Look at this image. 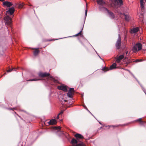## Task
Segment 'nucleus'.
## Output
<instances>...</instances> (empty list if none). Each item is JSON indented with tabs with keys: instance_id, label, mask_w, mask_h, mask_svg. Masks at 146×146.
Returning <instances> with one entry per match:
<instances>
[{
	"instance_id": "f257e3e1",
	"label": "nucleus",
	"mask_w": 146,
	"mask_h": 146,
	"mask_svg": "<svg viewBox=\"0 0 146 146\" xmlns=\"http://www.w3.org/2000/svg\"><path fill=\"white\" fill-rule=\"evenodd\" d=\"M50 74L46 73L40 72L39 74V76L41 77H46L48 76H49V78H50V80L55 82H58V81L57 80H56L54 78H53L52 77L50 76Z\"/></svg>"
},
{
	"instance_id": "f03ea898",
	"label": "nucleus",
	"mask_w": 146,
	"mask_h": 146,
	"mask_svg": "<svg viewBox=\"0 0 146 146\" xmlns=\"http://www.w3.org/2000/svg\"><path fill=\"white\" fill-rule=\"evenodd\" d=\"M112 3L111 4V5L113 7H115L116 4H120V5H121L123 4V2L122 0H112Z\"/></svg>"
},
{
	"instance_id": "7ed1b4c3",
	"label": "nucleus",
	"mask_w": 146,
	"mask_h": 146,
	"mask_svg": "<svg viewBox=\"0 0 146 146\" xmlns=\"http://www.w3.org/2000/svg\"><path fill=\"white\" fill-rule=\"evenodd\" d=\"M141 49V44L140 43H137L134 46L133 48V51L134 52H135Z\"/></svg>"
},
{
	"instance_id": "20e7f679",
	"label": "nucleus",
	"mask_w": 146,
	"mask_h": 146,
	"mask_svg": "<svg viewBox=\"0 0 146 146\" xmlns=\"http://www.w3.org/2000/svg\"><path fill=\"white\" fill-rule=\"evenodd\" d=\"M5 23L7 25H10L11 23V19L8 16H7L4 18Z\"/></svg>"
},
{
	"instance_id": "39448f33",
	"label": "nucleus",
	"mask_w": 146,
	"mask_h": 146,
	"mask_svg": "<svg viewBox=\"0 0 146 146\" xmlns=\"http://www.w3.org/2000/svg\"><path fill=\"white\" fill-rule=\"evenodd\" d=\"M121 45V38L120 35L119 34L118 35V38L116 44V46L117 49H119L120 48Z\"/></svg>"
},
{
	"instance_id": "423d86ee",
	"label": "nucleus",
	"mask_w": 146,
	"mask_h": 146,
	"mask_svg": "<svg viewBox=\"0 0 146 146\" xmlns=\"http://www.w3.org/2000/svg\"><path fill=\"white\" fill-rule=\"evenodd\" d=\"M74 92V89L73 88H70L67 94L68 96L72 98Z\"/></svg>"
},
{
	"instance_id": "0eeeda50",
	"label": "nucleus",
	"mask_w": 146,
	"mask_h": 146,
	"mask_svg": "<svg viewBox=\"0 0 146 146\" xmlns=\"http://www.w3.org/2000/svg\"><path fill=\"white\" fill-rule=\"evenodd\" d=\"M15 11V9L13 7H12L9 9L6 12V14L7 15L10 14V15H12L14 13Z\"/></svg>"
},
{
	"instance_id": "6e6552de",
	"label": "nucleus",
	"mask_w": 146,
	"mask_h": 146,
	"mask_svg": "<svg viewBox=\"0 0 146 146\" xmlns=\"http://www.w3.org/2000/svg\"><path fill=\"white\" fill-rule=\"evenodd\" d=\"M124 58V55H121L119 56L118 57H116L115 58L116 59V62H117L119 63L121 60H122Z\"/></svg>"
},
{
	"instance_id": "1a4fd4ad",
	"label": "nucleus",
	"mask_w": 146,
	"mask_h": 146,
	"mask_svg": "<svg viewBox=\"0 0 146 146\" xmlns=\"http://www.w3.org/2000/svg\"><path fill=\"white\" fill-rule=\"evenodd\" d=\"M58 88L59 90H63L65 92L67 91L66 86L64 85H61L60 86H58Z\"/></svg>"
},
{
	"instance_id": "9d476101",
	"label": "nucleus",
	"mask_w": 146,
	"mask_h": 146,
	"mask_svg": "<svg viewBox=\"0 0 146 146\" xmlns=\"http://www.w3.org/2000/svg\"><path fill=\"white\" fill-rule=\"evenodd\" d=\"M3 5H6L7 7H9L13 5L12 3L8 1H5L3 3Z\"/></svg>"
},
{
	"instance_id": "9b49d317",
	"label": "nucleus",
	"mask_w": 146,
	"mask_h": 146,
	"mask_svg": "<svg viewBox=\"0 0 146 146\" xmlns=\"http://www.w3.org/2000/svg\"><path fill=\"white\" fill-rule=\"evenodd\" d=\"M103 8L107 11L109 14V16L110 17L112 18H114V15L112 13L110 12L105 7H104Z\"/></svg>"
},
{
	"instance_id": "f8f14e48",
	"label": "nucleus",
	"mask_w": 146,
	"mask_h": 146,
	"mask_svg": "<svg viewBox=\"0 0 146 146\" xmlns=\"http://www.w3.org/2000/svg\"><path fill=\"white\" fill-rule=\"evenodd\" d=\"M97 2L98 4L100 5L103 6L106 4L105 2L103 0H97Z\"/></svg>"
},
{
	"instance_id": "ddd939ff",
	"label": "nucleus",
	"mask_w": 146,
	"mask_h": 146,
	"mask_svg": "<svg viewBox=\"0 0 146 146\" xmlns=\"http://www.w3.org/2000/svg\"><path fill=\"white\" fill-rule=\"evenodd\" d=\"M56 123V121L55 119H52L50 120L48 122V124L49 125H53L55 124Z\"/></svg>"
},
{
	"instance_id": "4468645a",
	"label": "nucleus",
	"mask_w": 146,
	"mask_h": 146,
	"mask_svg": "<svg viewBox=\"0 0 146 146\" xmlns=\"http://www.w3.org/2000/svg\"><path fill=\"white\" fill-rule=\"evenodd\" d=\"M122 15V17H124L126 21H128L129 19V16L127 15H125L124 14H121Z\"/></svg>"
},
{
	"instance_id": "2eb2a0df",
	"label": "nucleus",
	"mask_w": 146,
	"mask_h": 146,
	"mask_svg": "<svg viewBox=\"0 0 146 146\" xmlns=\"http://www.w3.org/2000/svg\"><path fill=\"white\" fill-rule=\"evenodd\" d=\"M139 31V28L138 27L133 29L131 30V33H135L138 31Z\"/></svg>"
},
{
	"instance_id": "dca6fc26",
	"label": "nucleus",
	"mask_w": 146,
	"mask_h": 146,
	"mask_svg": "<svg viewBox=\"0 0 146 146\" xmlns=\"http://www.w3.org/2000/svg\"><path fill=\"white\" fill-rule=\"evenodd\" d=\"M116 64L115 63H114L113 64L110 66V69L111 70L115 68H116Z\"/></svg>"
},
{
	"instance_id": "f3484780",
	"label": "nucleus",
	"mask_w": 146,
	"mask_h": 146,
	"mask_svg": "<svg viewBox=\"0 0 146 146\" xmlns=\"http://www.w3.org/2000/svg\"><path fill=\"white\" fill-rule=\"evenodd\" d=\"M62 95H60L59 96V99L61 102H62L63 100L66 102H67V100H64L62 98Z\"/></svg>"
},
{
	"instance_id": "a211bd4d",
	"label": "nucleus",
	"mask_w": 146,
	"mask_h": 146,
	"mask_svg": "<svg viewBox=\"0 0 146 146\" xmlns=\"http://www.w3.org/2000/svg\"><path fill=\"white\" fill-rule=\"evenodd\" d=\"M38 49H35V50L34 52V55L36 56L38 54V53L39 52V51L38 50Z\"/></svg>"
},
{
	"instance_id": "6ab92c4d",
	"label": "nucleus",
	"mask_w": 146,
	"mask_h": 146,
	"mask_svg": "<svg viewBox=\"0 0 146 146\" xmlns=\"http://www.w3.org/2000/svg\"><path fill=\"white\" fill-rule=\"evenodd\" d=\"M16 68H13L11 69H9V70H7V72H11L13 70L16 71Z\"/></svg>"
},
{
	"instance_id": "aec40b11",
	"label": "nucleus",
	"mask_w": 146,
	"mask_h": 146,
	"mask_svg": "<svg viewBox=\"0 0 146 146\" xmlns=\"http://www.w3.org/2000/svg\"><path fill=\"white\" fill-rule=\"evenodd\" d=\"M23 3H21L19 5L18 7L19 8H22L23 6Z\"/></svg>"
},
{
	"instance_id": "412c9836",
	"label": "nucleus",
	"mask_w": 146,
	"mask_h": 146,
	"mask_svg": "<svg viewBox=\"0 0 146 146\" xmlns=\"http://www.w3.org/2000/svg\"><path fill=\"white\" fill-rule=\"evenodd\" d=\"M61 127L60 126H58V127H54V129H60Z\"/></svg>"
},
{
	"instance_id": "4be33fe9",
	"label": "nucleus",
	"mask_w": 146,
	"mask_h": 146,
	"mask_svg": "<svg viewBox=\"0 0 146 146\" xmlns=\"http://www.w3.org/2000/svg\"><path fill=\"white\" fill-rule=\"evenodd\" d=\"M103 69L105 71H107L109 70V69L108 68H104Z\"/></svg>"
},
{
	"instance_id": "5701e85b",
	"label": "nucleus",
	"mask_w": 146,
	"mask_h": 146,
	"mask_svg": "<svg viewBox=\"0 0 146 146\" xmlns=\"http://www.w3.org/2000/svg\"><path fill=\"white\" fill-rule=\"evenodd\" d=\"M39 80L38 79H31V80H29L31 81H36V80Z\"/></svg>"
},
{
	"instance_id": "b1692460",
	"label": "nucleus",
	"mask_w": 146,
	"mask_h": 146,
	"mask_svg": "<svg viewBox=\"0 0 146 146\" xmlns=\"http://www.w3.org/2000/svg\"><path fill=\"white\" fill-rule=\"evenodd\" d=\"M81 32H82V31H81L80 32H79L77 34H76V36H77L81 34Z\"/></svg>"
},
{
	"instance_id": "393cba45",
	"label": "nucleus",
	"mask_w": 146,
	"mask_h": 146,
	"mask_svg": "<svg viewBox=\"0 0 146 146\" xmlns=\"http://www.w3.org/2000/svg\"><path fill=\"white\" fill-rule=\"evenodd\" d=\"M87 10H86L85 11V15L86 16V15L87 14Z\"/></svg>"
},
{
	"instance_id": "a878e982",
	"label": "nucleus",
	"mask_w": 146,
	"mask_h": 146,
	"mask_svg": "<svg viewBox=\"0 0 146 146\" xmlns=\"http://www.w3.org/2000/svg\"><path fill=\"white\" fill-rule=\"evenodd\" d=\"M63 111H61V112L59 114V115L62 114L63 113Z\"/></svg>"
},
{
	"instance_id": "bb28decb",
	"label": "nucleus",
	"mask_w": 146,
	"mask_h": 146,
	"mask_svg": "<svg viewBox=\"0 0 146 146\" xmlns=\"http://www.w3.org/2000/svg\"><path fill=\"white\" fill-rule=\"evenodd\" d=\"M59 114L57 115V117H56V118H57V119H58L59 118Z\"/></svg>"
},
{
	"instance_id": "cd10ccee",
	"label": "nucleus",
	"mask_w": 146,
	"mask_h": 146,
	"mask_svg": "<svg viewBox=\"0 0 146 146\" xmlns=\"http://www.w3.org/2000/svg\"><path fill=\"white\" fill-rule=\"evenodd\" d=\"M4 1V0H0V1Z\"/></svg>"
},
{
	"instance_id": "c85d7f7f",
	"label": "nucleus",
	"mask_w": 146,
	"mask_h": 146,
	"mask_svg": "<svg viewBox=\"0 0 146 146\" xmlns=\"http://www.w3.org/2000/svg\"><path fill=\"white\" fill-rule=\"evenodd\" d=\"M140 61H141V60H137V61H138V62Z\"/></svg>"
},
{
	"instance_id": "c756f323",
	"label": "nucleus",
	"mask_w": 146,
	"mask_h": 146,
	"mask_svg": "<svg viewBox=\"0 0 146 146\" xmlns=\"http://www.w3.org/2000/svg\"><path fill=\"white\" fill-rule=\"evenodd\" d=\"M141 120V119H139L138 120V121H140Z\"/></svg>"
},
{
	"instance_id": "7c9ffc66",
	"label": "nucleus",
	"mask_w": 146,
	"mask_h": 146,
	"mask_svg": "<svg viewBox=\"0 0 146 146\" xmlns=\"http://www.w3.org/2000/svg\"><path fill=\"white\" fill-rule=\"evenodd\" d=\"M127 53H128V51H127V52H126V54H127Z\"/></svg>"
}]
</instances>
